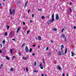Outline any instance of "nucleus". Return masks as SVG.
I'll return each mask as SVG.
<instances>
[{
	"mask_svg": "<svg viewBox=\"0 0 76 76\" xmlns=\"http://www.w3.org/2000/svg\"><path fill=\"white\" fill-rule=\"evenodd\" d=\"M22 58L23 59V60H25V57H23Z\"/></svg>",
	"mask_w": 76,
	"mask_h": 76,
	"instance_id": "nucleus-27",
	"label": "nucleus"
},
{
	"mask_svg": "<svg viewBox=\"0 0 76 76\" xmlns=\"http://www.w3.org/2000/svg\"><path fill=\"white\" fill-rule=\"evenodd\" d=\"M66 76H69V75H68V74H66Z\"/></svg>",
	"mask_w": 76,
	"mask_h": 76,
	"instance_id": "nucleus-54",
	"label": "nucleus"
},
{
	"mask_svg": "<svg viewBox=\"0 0 76 76\" xmlns=\"http://www.w3.org/2000/svg\"><path fill=\"white\" fill-rule=\"evenodd\" d=\"M24 7L25 8H26V6H24Z\"/></svg>",
	"mask_w": 76,
	"mask_h": 76,
	"instance_id": "nucleus-64",
	"label": "nucleus"
},
{
	"mask_svg": "<svg viewBox=\"0 0 76 76\" xmlns=\"http://www.w3.org/2000/svg\"><path fill=\"white\" fill-rule=\"evenodd\" d=\"M34 66H36V65H37V63H36V62L35 61L34 62Z\"/></svg>",
	"mask_w": 76,
	"mask_h": 76,
	"instance_id": "nucleus-30",
	"label": "nucleus"
},
{
	"mask_svg": "<svg viewBox=\"0 0 76 76\" xmlns=\"http://www.w3.org/2000/svg\"><path fill=\"white\" fill-rule=\"evenodd\" d=\"M69 4H70V5H72V3L70 2V3H69Z\"/></svg>",
	"mask_w": 76,
	"mask_h": 76,
	"instance_id": "nucleus-53",
	"label": "nucleus"
},
{
	"mask_svg": "<svg viewBox=\"0 0 76 76\" xmlns=\"http://www.w3.org/2000/svg\"><path fill=\"white\" fill-rule=\"evenodd\" d=\"M39 67H42V63H41L39 65Z\"/></svg>",
	"mask_w": 76,
	"mask_h": 76,
	"instance_id": "nucleus-25",
	"label": "nucleus"
},
{
	"mask_svg": "<svg viewBox=\"0 0 76 76\" xmlns=\"http://www.w3.org/2000/svg\"><path fill=\"white\" fill-rule=\"evenodd\" d=\"M53 31H57V28H53Z\"/></svg>",
	"mask_w": 76,
	"mask_h": 76,
	"instance_id": "nucleus-13",
	"label": "nucleus"
},
{
	"mask_svg": "<svg viewBox=\"0 0 76 76\" xmlns=\"http://www.w3.org/2000/svg\"><path fill=\"white\" fill-rule=\"evenodd\" d=\"M26 5H27V4H25V6H26Z\"/></svg>",
	"mask_w": 76,
	"mask_h": 76,
	"instance_id": "nucleus-60",
	"label": "nucleus"
},
{
	"mask_svg": "<svg viewBox=\"0 0 76 76\" xmlns=\"http://www.w3.org/2000/svg\"><path fill=\"white\" fill-rule=\"evenodd\" d=\"M30 11H31V10H29L28 11V13H29V12H30Z\"/></svg>",
	"mask_w": 76,
	"mask_h": 76,
	"instance_id": "nucleus-42",
	"label": "nucleus"
},
{
	"mask_svg": "<svg viewBox=\"0 0 76 76\" xmlns=\"http://www.w3.org/2000/svg\"><path fill=\"white\" fill-rule=\"evenodd\" d=\"M41 18L42 19H45V17H44V16H42L41 17Z\"/></svg>",
	"mask_w": 76,
	"mask_h": 76,
	"instance_id": "nucleus-11",
	"label": "nucleus"
},
{
	"mask_svg": "<svg viewBox=\"0 0 76 76\" xmlns=\"http://www.w3.org/2000/svg\"><path fill=\"white\" fill-rule=\"evenodd\" d=\"M23 24L24 25H25V22H23Z\"/></svg>",
	"mask_w": 76,
	"mask_h": 76,
	"instance_id": "nucleus-41",
	"label": "nucleus"
},
{
	"mask_svg": "<svg viewBox=\"0 0 76 76\" xmlns=\"http://www.w3.org/2000/svg\"><path fill=\"white\" fill-rule=\"evenodd\" d=\"M18 54H19V56H20V53H19Z\"/></svg>",
	"mask_w": 76,
	"mask_h": 76,
	"instance_id": "nucleus-57",
	"label": "nucleus"
},
{
	"mask_svg": "<svg viewBox=\"0 0 76 76\" xmlns=\"http://www.w3.org/2000/svg\"><path fill=\"white\" fill-rule=\"evenodd\" d=\"M38 10H39V11H40V12H41L42 11V10L41 9H38Z\"/></svg>",
	"mask_w": 76,
	"mask_h": 76,
	"instance_id": "nucleus-32",
	"label": "nucleus"
},
{
	"mask_svg": "<svg viewBox=\"0 0 76 76\" xmlns=\"http://www.w3.org/2000/svg\"><path fill=\"white\" fill-rule=\"evenodd\" d=\"M64 38V41L65 42H66L67 41V39H66V37H65Z\"/></svg>",
	"mask_w": 76,
	"mask_h": 76,
	"instance_id": "nucleus-9",
	"label": "nucleus"
},
{
	"mask_svg": "<svg viewBox=\"0 0 76 76\" xmlns=\"http://www.w3.org/2000/svg\"><path fill=\"white\" fill-rule=\"evenodd\" d=\"M12 40H13V41H16V40H15V39H12Z\"/></svg>",
	"mask_w": 76,
	"mask_h": 76,
	"instance_id": "nucleus-39",
	"label": "nucleus"
},
{
	"mask_svg": "<svg viewBox=\"0 0 76 76\" xmlns=\"http://www.w3.org/2000/svg\"><path fill=\"white\" fill-rule=\"evenodd\" d=\"M61 49H63V48H64V45H61Z\"/></svg>",
	"mask_w": 76,
	"mask_h": 76,
	"instance_id": "nucleus-6",
	"label": "nucleus"
},
{
	"mask_svg": "<svg viewBox=\"0 0 76 76\" xmlns=\"http://www.w3.org/2000/svg\"><path fill=\"white\" fill-rule=\"evenodd\" d=\"M2 43L3 44H5V40H4L2 41Z\"/></svg>",
	"mask_w": 76,
	"mask_h": 76,
	"instance_id": "nucleus-17",
	"label": "nucleus"
},
{
	"mask_svg": "<svg viewBox=\"0 0 76 76\" xmlns=\"http://www.w3.org/2000/svg\"><path fill=\"white\" fill-rule=\"evenodd\" d=\"M66 53H67V48H66L65 50V54H66Z\"/></svg>",
	"mask_w": 76,
	"mask_h": 76,
	"instance_id": "nucleus-22",
	"label": "nucleus"
},
{
	"mask_svg": "<svg viewBox=\"0 0 76 76\" xmlns=\"http://www.w3.org/2000/svg\"><path fill=\"white\" fill-rule=\"evenodd\" d=\"M34 14H33L32 15V18H34Z\"/></svg>",
	"mask_w": 76,
	"mask_h": 76,
	"instance_id": "nucleus-44",
	"label": "nucleus"
},
{
	"mask_svg": "<svg viewBox=\"0 0 76 76\" xmlns=\"http://www.w3.org/2000/svg\"><path fill=\"white\" fill-rule=\"evenodd\" d=\"M60 50H61V53H62V54H63V49H60Z\"/></svg>",
	"mask_w": 76,
	"mask_h": 76,
	"instance_id": "nucleus-21",
	"label": "nucleus"
},
{
	"mask_svg": "<svg viewBox=\"0 0 76 76\" xmlns=\"http://www.w3.org/2000/svg\"><path fill=\"white\" fill-rule=\"evenodd\" d=\"M42 76H44V74H42Z\"/></svg>",
	"mask_w": 76,
	"mask_h": 76,
	"instance_id": "nucleus-55",
	"label": "nucleus"
},
{
	"mask_svg": "<svg viewBox=\"0 0 76 76\" xmlns=\"http://www.w3.org/2000/svg\"><path fill=\"white\" fill-rule=\"evenodd\" d=\"M10 15H14V13H15V9H14L12 11V10H11V9H10Z\"/></svg>",
	"mask_w": 76,
	"mask_h": 76,
	"instance_id": "nucleus-1",
	"label": "nucleus"
},
{
	"mask_svg": "<svg viewBox=\"0 0 76 76\" xmlns=\"http://www.w3.org/2000/svg\"><path fill=\"white\" fill-rule=\"evenodd\" d=\"M43 63L44 64H45V61H44V59H43Z\"/></svg>",
	"mask_w": 76,
	"mask_h": 76,
	"instance_id": "nucleus-40",
	"label": "nucleus"
},
{
	"mask_svg": "<svg viewBox=\"0 0 76 76\" xmlns=\"http://www.w3.org/2000/svg\"><path fill=\"white\" fill-rule=\"evenodd\" d=\"M39 40H41V37L40 36H39L38 37Z\"/></svg>",
	"mask_w": 76,
	"mask_h": 76,
	"instance_id": "nucleus-15",
	"label": "nucleus"
},
{
	"mask_svg": "<svg viewBox=\"0 0 76 76\" xmlns=\"http://www.w3.org/2000/svg\"><path fill=\"white\" fill-rule=\"evenodd\" d=\"M5 57H6L7 60H10L9 58V57H8V56H6Z\"/></svg>",
	"mask_w": 76,
	"mask_h": 76,
	"instance_id": "nucleus-8",
	"label": "nucleus"
},
{
	"mask_svg": "<svg viewBox=\"0 0 76 76\" xmlns=\"http://www.w3.org/2000/svg\"><path fill=\"white\" fill-rule=\"evenodd\" d=\"M71 54H72V57H73V56H74V53H73V52L72 51Z\"/></svg>",
	"mask_w": 76,
	"mask_h": 76,
	"instance_id": "nucleus-12",
	"label": "nucleus"
},
{
	"mask_svg": "<svg viewBox=\"0 0 76 76\" xmlns=\"http://www.w3.org/2000/svg\"><path fill=\"white\" fill-rule=\"evenodd\" d=\"M57 69L58 70H61V68L60 67V66H58Z\"/></svg>",
	"mask_w": 76,
	"mask_h": 76,
	"instance_id": "nucleus-5",
	"label": "nucleus"
},
{
	"mask_svg": "<svg viewBox=\"0 0 76 76\" xmlns=\"http://www.w3.org/2000/svg\"><path fill=\"white\" fill-rule=\"evenodd\" d=\"M28 1H27V2H26V4H27V3H28Z\"/></svg>",
	"mask_w": 76,
	"mask_h": 76,
	"instance_id": "nucleus-52",
	"label": "nucleus"
},
{
	"mask_svg": "<svg viewBox=\"0 0 76 76\" xmlns=\"http://www.w3.org/2000/svg\"><path fill=\"white\" fill-rule=\"evenodd\" d=\"M33 47H35V45H33Z\"/></svg>",
	"mask_w": 76,
	"mask_h": 76,
	"instance_id": "nucleus-56",
	"label": "nucleus"
},
{
	"mask_svg": "<svg viewBox=\"0 0 76 76\" xmlns=\"http://www.w3.org/2000/svg\"><path fill=\"white\" fill-rule=\"evenodd\" d=\"M25 45H26V44H25V43L23 44V45H22L21 47H23V46H25Z\"/></svg>",
	"mask_w": 76,
	"mask_h": 76,
	"instance_id": "nucleus-19",
	"label": "nucleus"
},
{
	"mask_svg": "<svg viewBox=\"0 0 76 76\" xmlns=\"http://www.w3.org/2000/svg\"><path fill=\"white\" fill-rule=\"evenodd\" d=\"M32 48H30V49L29 52H30V53H31V52H32Z\"/></svg>",
	"mask_w": 76,
	"mask_h": 76,
	"instance_id": "nucleus-20",
	"label": "nucleus"
},
{
	"mask_svg": "<svg viewBox=\"0 0 76 76\" xmlns=\"http://www.w3.org/2000/svg\"><path fill=\"white\" fill-rule=\"evenodd\" d=\"M62 76H64V74L63 73L62 74Z\"/></svg>",
	"mask_w": 76,
	"mask_h": 76,
	"instance_id": "nucleus-51",
	"label": "nucleus"
},
{
	"mask_svg": "<svg viewBox=\"0 0 76 76\" xmlns=\"http://www.w3.org/2000/svg\"><path fill=\"white\" fill-rule=\"evenodd\" d=\"M58 54H59V56H61V51H59L58 52Z\"/></svg>",
	"mask_w": 76,
	"mask_h": 76,
	"instance_id": "nucleus-7",
	"label": "nucleus"
},
{
	"mask_svg": "<svg viewBox=\"0 0 76 76\" xmlns=\"http://www.w3.org/2000/svg\"><path fill=\"white\" fill-rule=\"evenodd\" d=\"M32 55L33 56H35V54L34 53H33L32 54Z\"/></svg>",
	"mask_w": 76,
	"mask_h": 76,
	"instance_id": "nucleus-48",
	"label": "nucleus"
},
{
	"mask_svg": "<svg viewBox=\"0 0 76 76\" xmlns=\"http://www.w3.org/2000/svg\"><path fill=\"white\" fill-rule=\"evenodd\" d=\"M1 66H3V64H1Z\"/></svg>",
	"mask_w": 76,
	"mask_h": 76,
	"instance_id": "nucleus-59",
	"label": "nucleus"
},
{
	"mask_svg": "<svg viewBox=\"0 0 76 76\" xmlns=\"http://www.w3.org/2000/svg\"><path fill=\"white\" fill-rule=\"evenodd\" d=\"M59 19V17L58 16V15L57 14L56 15V20H58Z\"/></svg>",
	"mask_w": 76,
	"mask_h": 76,
	"instance_id": "nucleus-4",
	"label": "nucleus"
},
{
	"mask_svg": "<svg viewBox=\"0 0 76 76\" xmlns=\"http://www.w3.org/2000/svg\"><path fill=\"white\" fill-rule=\"evenodd\" d=\"M26 71H27V72H28V68L26 67Z\"/></svg>",
	"mask_w": 76,
	"mask_h": 76,
	"instance_id": "nucleus-34",
	"label": "nucleus"
},
{
	"mask_svg": "<svg viewBox=\"0 0 76 76\" xmlns=\"http://www.w3.org/2000/svg\"><path fill=\"white\" fill-rule=\"evenodd\" d=\"M40 69H43V67H42V66L40 67Z\"/></svg>",
	"mask_w": 76,
	"mask_h": 76,
	"instance_id": "nucleus-43",
	"label": "nucleus"
},
{
	"mask_svg": "<svg viewBox=\"0 0 76 76\" xmlns=\"http://www.w3.org/2000/svg\"><path fill=\"white\" fill-rule=\"evenodd\" d=\"M26 49H28V46H26L25 48V50Z\"/></svg>",
	"mask_w": 76,
	"mask_h": 76,
	"instance_id": "nucleus-35",
	"label": "nucleus"
},
{
	"mask_svg": "<svg viewBox=\"0 0 76 76\" xmlns=\"http://www.w3.org/2000/svg\"><path fill=\"white\" fill-rule=\"evenodd\" d=\"M9 28H10V26H7V30H8V29H9Z\"/></svg>",
	"mask_w": 76,
	"mask_h": 76,
	"instance_id": "nucleus-26",
	"label": "nucleus"
},
{
	"mask_svg": "<svg viewBox=\"0 0 76 76\" xmlns=\"http://www.w3.org/2000/svg\"><path fill=\"white\" fill-rule=\"evenodd\" d=\"M20 27H19L17 28V30L16 31L17 33H18L19 31H20Z\"/></svg>",
	"mask_w": 76,
	"mask_h": 76,
	"instance_id": "nucleus-3",
	"label": "nucleus"
},
{
	"mask_svg": "<svg viewBox=\"0 0 76 76\" xmlns=\"http://www.w3.org/2000/svg\"><path fill=\"white\" fill-rule=\"evenodd\" d=\"M0 53H2V51H1V50H0Z\"/></svg>",
	"mask_w": 76,
	"mask_h": 76,
	"instance_id": "nucleus-49",
	"label": "nucleus"
},
{
	"mask_svg": "<svg viewBox=\"0 0 76 76\" xmlns=\"http://www.w3.org/2000/svg\"><path fill=\"white\" fill-rule=\"evenodd\" d=\"M29 30H28V31H27V34H29Z\"/></svg>",
	"mask_w": 76,
	"mask_h": 76,
	"instance_id": "nucleus-29",
	"label": "nucleus"
},
{
	"mask_svg": "<svg viewBox=\"0 0 76 76\" xmlns=\"http://www.w3.org/2000/svg\"><path fill=\"white\" fill-rule=\"evenodd\" d=\"M51 42H53V40L51 41Z\"/></svg>",
	"mask_w": 76,
	"mask_h": 76,
	"instance_id": "nucleus-62",
	"label": "nucleus"
},
{
	"mask_svg": "<svg viewBox=\"0 0 76 76\" xmlns=\"http://www.w3.org/2000/svg\"><path fill=\"white\" fill-rule=\"evenodd\" d=\"M1 6V4L0 3V6Z\"/></svg>",
	"mask_w": 76,
	"mask_h": 76,
	"instance_id": "nucleus-61",
	"label": "nucleus"
},
{
	"mask_svg": "<svg viewBox=\"0 0 76 76\" xmlns=\"http://www.w3.org/2000/svg\"><path fill=\"white\" fill-rule=\"evenodd\" d=\"M46 50H48V47H47L46 49Z\"/></svg>",
	"mask_w": 76,
	"mask_h": 76,
	"instance_id": "nucleus-37",
	"label": "nucleus"
},
{
	"mask_svg": "<svg viewBox=\"0 0 76 76\" xmlns=\"http://www.w3.org/2000/svg\"><path fill=\"white\" fill-rule=\"evenodd\" d=\"M51 54V53H48V56H50V55Z\"/></svg>",
	"mask_w": 76,
	"mask_h": 76,
	"instance_id": "nucleus-33",
	"label": "nucleus"
},
{
	"mask_svg": "<svg viewBox=\"0 0 76 76\" xmlns=\"http://www.w3.org/2000/svg\"><path fill=\"white\" fill-rule=\"evenodd\" d=\"M0 45L1 46V47H2V44H0Z\"/></svg>",
	"mask_w": 76,
	"mask_h": 76,
	"instance_id": "nucleus-50",
	"label": "nucleus"
},
{
	"mask_svg": "<svg viewBox=\"0 0 76 76\" xmlns=\"http://www.w3.org/2000/svg\"><path fill=\"white\" fill-rule=\"evenodd\" d=\"M52 18L51 20H50L48 21V23H50V22H53V21H54V14H53L52 16Z\"/></svg>",
	"mask_w": 76,
	"mask_h": 76,
	"instance_id": "nucleus-2",
	"label": "nucleus"
},
{
	"mask_svg": "<svg viewBox=\"0 0 76 76\" xmlns=\"http://www.w3.org/2000/svg\"><path fill=\"white\" fill-rule=\"evenodd\" d=\"M25 50H26V52H27V53L29 51V49H25Z\"/></svg>",
	"mask_w": 76,
	"mask_h": 76,
	"instance_id": "nucleus-10",
	"label": "nucleus"
},
{
	"mask_svg": "<svg viewBox=\"0 0 76 76\" xmlns=\"http://www.w3.org/2000/svg\"><path fill=\"white\" fill-rule=\"evenodd\" d=\"M76 26H74V28L75 29H76Z\"/></svg>",
	"mask_w": 76,
	"mask_h": 76,
	"instance_id": "nucleus-47",
	"label": "nucleus"
},
{
	"mask_svg": "<svg viewBox=\"0 0 76 76\" xmlns=\"http://www.w3.org/2000/svg\"><path fill=\"white\" fill-rule=\"evenodd\" d=\"M63 30H64V29H62L61 32H62V33L63 32Z\"/></svg>",
	"mask_w": 76,
	"mask_h": 76,
	"instance_id": "nucleus-38",
	"label": "nucleus"
},
{
	"mask_svg": "<svg viewBox=\"0 0 76 76\" xmlns=\"http://www.w3.org/2000/svg\"><path fill=\"white\" fill-rule=\"evenodd\" d=\"M28 57H26L25 58V60H26V59H28Z\"/></svg>",
	"mask_w": 76,
	"mask_h": 76,
	"instance_id": "nucleus-46",
	"label": "nucleus"
},
{
	"mask_svg": "<svg viewBox=\"0 0 76 76\" xmlns=\"http://www.w3.org/2000/svg\"><path fill=\"white\" fill-rule=\"evenodd\" d=\"M69 10L70 12H72V9L71 7L69 8Z\"/></svg>",
	"mask_w": 76,
	"mask_h": 76,
	"instance_id": "nucleus-23",
	"label": "nucleus"
},
{
	"mask_svg": "<svg viewBox=\"0 0 76 76\" xmlns=\"http://www.w3.org/2000/svg\"><path fill=\"white\" fill-rule=\"evenodd\" d=\"M10 52L11 54H12V53H13V50H12V49H10Z\"/></svg>",
	"mask_w": 76,
	"mask_h": 76,
	"instance_id": "nucleus-16",
	"label": "nucleus"
},
{
	"mask_svg": "<svg viewBox=\"0 0 76 76\" xmlns=\"http://www.w3.org/2000/svg\"><path fill=\"white\" fill-rule=\"evenodd\" d=\"M25 68H24V71H25Z\"/></svg>",
	"mask_w": 76,
	"mask_h": 76,
	"instance_id": "nucleus-63",
	"label": "nucleus"
},
{
	"mask_svg": "<svg viewBox=\"0 0 76 76\" xmlns=\"http://www.w3.org/2000/svg\"><path fill=\"white\" fill-rule=\"evenodd\" d=\"M30 23H32V20H30Z\"/></svg>",
	"mask_w": 76,
	"mask_h": 76,
	"instance_id": "nucleus-45",
	"label": "nucleus"
},
{
	"mask_svg": "<svg viewBox=\"0 0 76 76\" xmlns=\"http://www.w3.org/2000/svg\"><path fill=\"white\" fill-rule=\"evenodd\" d=\"M5 36H7V32H6L5 33Z\"/></svg>",
	"mask_w": 76,
	"mask_h": 76,
	"instance_id": "nucleus-24",
	"label": "nucleus"
},
{
	"mask_svg": "<svg viewBox=\"0 0 76 76\" xmlns=\"http://www.w3.org/2000/svg\"><path fill=\"white\" fill-rule=\"evenodd\" d=\"M38 72V70H35L34 71V72Z\"/></svg>",
	"mask_w": 76,
	"mask_h": 76,
	"instance_id": "nucleus-28",
	"label": "nucleus"
},
{
	"mask_svg": "<svg viewBox=\"0 0 76 76\" xmlns=\"http://www.w3.org/2000/svg\"><path fill=\"white\" fill-rule=\"evenodd\" d=\"M14 58H16V56H13V58H12V59H14Z\"/></svg>",
	"mask_w": 76,
	"mask_h": 76,
	"instance_id": "nucleus-31",
	"label": "nucleus"
},
{
	"mask_svg": "<svg viewBox=\"0 0 76 76\" xmlns=\"http://www.w3.org/2000/svg\"><path fill=\"white\" fill-rule=\"evenodd\" d=\"M12 32H10V36H12Z\"/></svg>",
	"mask_w": 76,
	"mask_h": 76,
	"instance_id": "nucleus-36",
	"label": "nucleus"
},
{
	"mask_svg": "<svg viewBox=\"0 0 76 76\" xmlns=\"http://www.w3.org/2000/svg\"><path fill=\"white\" fill-rule=\"evenodd\" d=\"M66 37V36H65V35L64 34H62V37H63V38H64V37Z\"/></svg>",
	"mask_w": 76,
	"mask_h": 76,
	"instance_id": "nucleus-18",
	"label": "nucleus"
},
{
	"mask_svg": "<svg viewBox=\"0 0 76 76\" xmlns=\"http://www.w3.org/2000/svg\"><path fill=\"white\" fill-rule=\"evenodd\" d=\"M10 71L11 72H13V68H11L10 69Z\"/></svg>",
	"mask_w": 76,
	"mask_h": 76,
	"instance_id": "nucleus-14",
	"label": "nucleus"
},
{
	"mask_svg": "<svg viewBox=\"0 0 76 76\" xmlns=\"http://www.w3.org/2000/svg\"><path fill=\"white\" fill-rule=\"evenodd\" d=\"M35 39H37H37H38V38H37V37H35Z\"/></svg>",
	"mask_w": 76,
	"mask_h": 76,
	"instance_id": "nucleus-58",
	"label": "nucleus"
}]
</instances>
